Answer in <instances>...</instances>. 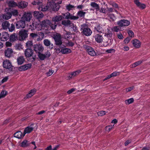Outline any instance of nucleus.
<instances>
[{"label":"nucleus","instance_id":"1","mask_svg":"<svg viewBox=\"0 0 150 150\" xmlns=\"http://www.w3.org/2000/svg\"><path fill=\"white\" fill-rule=\"evenodd\" d=\"M48 2L45 6L41 5L38 8L40 11H45L48 9L52 10L54 11H57L59 8V4L62 3V0H48Z\"/></svg>","mask_w":150,"mask_h":150},{"label":"nucleus","instance_id":"62","mask_svg":"<svg viewBox=\"0 0 150 150\" xmlns=\"http://www.w3.org/2000/svg\"><path fill=\"white\" fill-rule=\"evenodd\" d=\"M128 33L129 36L131 37H133L134 36V34L133 32L131 30H129L128 31Z\"/></svg>","mask_w":150,"mask_h":150},{"label":"nucleus","instance_id":"47","mask_svg":"<svg viewBox=\"0 0 150 150\" xmlns=\"http://www.w3.org/2000/svg\"><path fill=\"white\" fill-rule=\"evenodd\" d=\"M33 42L32 41H29L27 42L26 44V47L27 48H31L33 46Z\"/></svg>","mask_w":150,"mask_h":150},{"label":"nucleus","instance_id":"49","mask_svg":"<svg viewBox=\"0 0 150 150\" xmlns=\"http://www.w3.org/2000/svg\"><path fill=\"white\" fill-rule=\"evenodd\" d=\"M85 13V12L81 11L78 12L77 14L80 17H83L84 16Z\"/></svg>","mask_w":150,"mask_h":150},{"label":"nucleus","instance_id":"30","mask_svg":"<svg viewBox=\"0 0 150 150\" xmlns=\"http://www.w3.org/2000/svg\"><path fill=\"white\" fill-rule=\"evenodd\" d=\"M4 18L5 20H8L11 18L12 16L11 13L8 11V12L6 13L3 14Z\"/></svg>","mask_w":150,"mask_h":150},{"label":"nucleus","instance_id":"2","mask_svg":"<svg viewBox=\"0 0 150 150\" xmlns=\"http://www.w3.org/2000/svg\"><path fill=\"white\" fill-rule=\"evenodd\" d=\"M80 28L81 30H82L83 33L86 36H90L92 33V31L86 24H84L81 25Z\"/></svg>","mask_w":150,"mask_h":150},{"label":"nucleus","instance_id":"19","mask_svg":"<svg viewBox=\"0 0 150 150\" xmlns=\"http://www.w3.org/2000/svg\"><path fill=\"white\" fill-rule=\"evenodd\" d=\"M33 50L31 48H27L25 51V54L26 57H29L33 54Z\"/></svg>","mask_w":150,"mask_h":150},{"label":"nucleus","instance_id":"17","mask_svg":"<svg viewBox=\"0 0 150 150\" xmlns=\"http://www.w3.org/2000/svg\"><path fill=\"white\" fill-rule=\"evenodd\" d=\"M86 49L88 53L91 56H94L96 55L95 52L92 47L88 46L86 47Z\"/></svg>","mask_w":150,"mask_h":150},{"label":"nucleus","instance_id":"41","mask_svg":"<svg viewBox=\"0 0 150 150\" xmlns=\"http://www.w3.org/2000/svg\"><path fill=\"white\" fill-rule=\"evenodd\" d=\"M23 48V45L21 44H16L15 46V48L16 50H21Z\"/></svg>","mask_w":150,"mask_h":150},{"label":"nucleus","instance_id":"59","mask_svg":"<svg viewBox=\"0 0 150 150\" xmlns=\"http://www.w3.org/2000/svg\"><path fill=\"white\" fill-rule=\"evenodd\" d=\"M106 113L105 111H101L98 113V114L99 116H102L105 115Z\"/></svg>","mask_w":150,"mask_h":150},{"label":"nucleus","instance_id":"5","mask_svg":"<svg viewBox=\"0 0 150 150\" xmlns=\"http://www.w3.org/2000/svg\"><path fill=\"white\" fill-rule=\"evenodd\" d=\"M38 21L34 20L33 21L32 25H30V28L32 30H34L35 29H37L38 30H40L43 28L42 25V23L40 24L37 22Z\"/></svg>","mask_w":150,"mask_h":150},{"label":"nucleus","instance_id":"63","mask_svg":"<svg viewBox=\"0 0 150 150\" xmlns=\"http://www.w3.org/2000/svg\"><path fill=\"white\" fill-rule=\"evenodd\" d=\"M119 74V72H114L112 73L111 74L112 77L113 76H115Z\"/></svg>","mask_w":150,"mask_h":150},{"label":"nucleus","instance_id":"55","mask_svg":"<svg viewBox=\"0 0 150 150\" xmlns=\"http://www.w3.org/2000/svg\"><path fill=\"white\" fill-rule=\"evenodd\" d=\"M81 71L80 70H78L74 72H72L73 76L74 77L78 75L80 72Z\"/></svg>","mask_w":150,"mask_h":150},{"label":"nucleus","instance_id":"56","mask_svg":"<svg viewBox=\"0 0 150 150\" xmlns=\"http://www.w3.org/2000/svg\"><path fill=\"white\" fill-rule=\"evenodd\" d=\"M115 52V50L113 49H110L107 50L106 52L108 53H114Z\"/></svg>","mask_w":150,"mask_h":150},{"label":"nucleus","instance_id":"53","mask_svg":"<svg viewBox=\"0 0 150 150\" xmlns=\"http://www.w3.org/2000/svg\"><path fill=\"white\" fill-rule=\"evenodd\" d=\"M54 72V70L52 69H50L48 72L46 73V74L47 76H51Z\"/></svg>","mask_w":150,"mask_h":150},{"label":"nucleus","instance_id":"54","mask_svg":"<svg viewBox=\"0 0 150 150\" xmlns=\"http://www.w3.org/2000/svg\"><path fill=\"white\" fill-rule=\"evenodd\" d=\"M38 56L39 58L41 60H43L46 58L45 55L43 54L39 53Z\"/></svg>","mask_w":150,"mask_h":150},{"label":"nucleus","instance_id":"6","mask_svg":"<svg viewBox=\"0 0 150 150\" xmlns=\"http://www.w3.org/2000/svg\"><path fill=\"white\" fill-rule=\"evenodd\" d=\"M28 31L25 29L20 30L19 32V39L20 41L25 40L28 37Z\"/></svg>","mask_w":150,"mask_h":150},{"label":"nucleus","instance_id":"44","mask_svg":"<svg viewBox=\"0 0 150 150\" xmlns=\"http://www.w3.org/2000/svg\"><path fill=\"white\" fill-rule=\"evenodd\" d=\"M120 26H115L112 27L111 29L112 30L115 32H117L120 30Z\"/></svg>","mask_w":150,"mask_h":150},{"label":"nucleus","instance_id":"9","mask_svg":"<svg viewBox=\"0 0 150 150\" xmlns=\"http://www.w3.org/2000/svg\"><path fill=\"white\" fill-rule=\"evenodd\" d=\"M53 37L55 42L56 45H60L62 44L61 36L59 34L55 33H54Z\"/></svg>","mask_w":150,"mask_h":150},{"label":"nucleus","instance_id":"3","mask_svg":"<svg viewBox=\"0 0 150 150\" xmlns=\"http://www.w3.org/2000/svg\"><path fill=\"white\" fill-rule=\"evenodd\" d=\"M41 23L43 28L49 26L51 29H54L56 28L57 26V24L54 23L53 24L50 21L48 20H44L41 22Z\"/></svg>","mask_w":150,"mask_h":150},{"label":"nucleus","instance_id":"15","mask_svg":"<svg viewBox=\"0 0 150 150\" xmlns=\"http://www.w3.org/2000/svg\"><path fill=\"white\" fill-rule=\"evenodd\" d=\"M34 49L35 51L39 53L42 52L44 49V48L42 45L40 44H37L35 45Z\"/></svg>","mask_w":150,"mask_h":150},{"label":"nucleus","instance_id":"40","mask_svg":"<svg viewBox=\"0 0 150 150\" xmlns=\"http://www.w3.org/2000/svg\"><path fill=\"white\" fill-rule=\"evenodd\" d=\"M108 16L110 19V20L112 21H115L116 19V17L112 13L109 14L108 15Z\"/></svg>","mask_w":150,"mask_h":150},{"label":"nucleus","instance_id":"14","mask_svg":"<svg viewBox=\"0 0 150 150\" xmlns=\"http://www.w3.org/2000/svg\"><path fill=\"white\" fill-rule=\"evenodd\" d=\"M33 16L36 19H34L35 21H39V19L42 18L44 16L43 14L41 12L38 11L34 12Z\"/></svg>","mask_w":150,"mask_h":150},{"label":"nucleus","instance_id":"29","mask_svg":"<svg viewBox=\"0 0 150 150\" xmlns=\"http://www.w3.org/2000/svg\"><path fill=\"white\" fill-rule=\"evenodd\" d=\"M10 40L11 42H14L17 39V37L16 34L14 33L11 35L9 37Z\"/></svg>","mask_w":150,"mask_h":150},{"label":"nucleus","instance_id":"22","mask_svg":"<svg viewBox=\"0 0 150 150\" xmlns=\"http://www.w3.org/2000/svg\"><path fill=\"white\" fill-rule=\"evenodd\" d=\"M133 46L136 48H139L140 47L141 43L140 41L137 39L134 40L132 41Z\"/></svg>","mask_w":150,"mask_h":150},{"label":"nucleus","instance_id":"18","mask_svg":"<svg viewBox=\"0 0 150 150\" xmlns=\"http://www.w3.org/2000/svg\"><path fill=\"white\" fill-rule=\"evenodd\" d=\"M13 51L12 49L8 48L5 50V54L6 57L8 58L11 57L13 55Z\"/></svg>","mask_w":150,"mask_h":150},{"label":"nucleus","instance_id":"57","mask_svg":"<svg viewBox=\"0 0 150 150\" xmlns=\"http://www.w3.org/2000/svg\"><path fill=\"white\" fill-rule=\"evenodd\" d=\"M71 25V26H72V27H71V28L75 32H77L78 31L77 28L75 25H74L72 23Z\"/></svg>","mask_w":150,"mask_h":150},{"label":"nucleus","instance_id":"25","mask_svg":"<svg viewBox=\"0 0 150 150\" xmlns=\"http://www.w3.org/2000/svg\"><path fill=\"white\" fill-rule=\"evenodd\" d=\"M63 18V17L61 16H57L53 17L52 20L54 22V23L56 22H58L61 21Z\"/></svg>","mask_w":150,"mask_h":150},{"label":"nucleus","instance_id":"32","mask_svg":"<svg viewBox=\"0 0 150 150\" xmlns=\"http://www.w3.org/2000/svg\"><path fill=\"white\" fill-rule=\"evenodd\" d=\"M38 34V38L37 39V41H39L41 40L44 38V33L42 32H39Z\"/></svg>","mask_w":150,"mask_h":150},{"label":"nucleus","instance_id":"52","mask_svg":"<svg viewBox=\"0 0 150 150\" xmlns=\"http://www.w3.org/2000/svg\"><path fill=\"white\" fill-rule=\"evenodd\" d=\"M9 30V31L10 32H12L15 29V25L13 24H11V26L10 27H8V28Z\"/></svg>","mask_w":150,"mask_h":150},{"label":"nucleus","instance_id":"38","mask_svg":"<svg viewBox=\"0 0 150 150\" xmlns=\"http://www.w3.org/2000/svg\"><path fill=\"white\" fill-rule=\"evenodd\" d=\"M134 101L133 98H131L125 100V103L126 105H129L133 102Z\"/></svg>","mask_w":150,"mask_h":150},{"label":"nucleus","instance_id":"45","mask_svg":"<svg viewBox=\"0 0 150 150\" xmlns=\"http://www.w3.org/2000/svg\"><path fill=\"white\" fill-rule=\"evenodd\" d=\"M142 62V61L141 60H140L138 61H137L132 65H131V67H135L139 65Z\"/></svg>","mask_w":150,"mask_h":150},{"label":"nucleus","instance_id":"20","mask_svg":"<svg viewBox=\"0 0 150 150\" xmlns=\"http://www.w3.org/2000/svg\"><path fill=\"white\" fill-rule=\"evenodd\" d=\"M6 3L9 7H15L17 6V4L13 0H7Z\"/></svg>","mask_w":150,"mask_h":150},{"label":"nucleus","instance_id":"33","mask_svg":"<svg viewBox=\"0 0 150 150\" xmlns=\"http://www.w3.org/2000/svg\"><path fill=\"white\" fill-rule=\"evenodd\" d=\"M95 29L99 33H104V30L99 25L95 27Z\"/></svg>","mask_w":150,"mask_h":150},{"label":"nucleus","instance_id":"50","mask_svg":"<svg viewBox=\"0 0 150 150\" xmlns=\"http://www.w3.org/2000/svg\"><path fill=\"white\" fill-rule=\"evenodd\" d=\"M43 43L46 46H49L51 45L50 41L48 39H45L44 40Z\"/></svg>","mask_w":150,"mask_h":150},{"label":"nucleus","instance_id":"10","mask_svg":"<svg viewBox=\"0 0 150 150\" xmlns=\"http://www.w3.org/2000/svg\"><path fill=\"white\" fill-rule=\"evenodd\" d=\"M64 16L63 18H64L66 19H70L71 20H75L78 19L79 17L71 14L69 12H67L62 14Z\"/></svg>","mask_w":150,"mask_h":150},{"label":"nucleus","instance_id":"21","mask_svg":"<svg viewBox=\"0 0 150 150\" xmlns=\"http://www.w3.org/2000/svg\"><path fill=\"white\" fill-rule=\"evenodd\" d=\"M28 3L25 1H21L17 4V6L20 8H26L28 6Z\"/></svg>","mask_w":150,"mask_h":150},{"label":"nucleus","instance_id":"7","mask_svg":"<svg viewBox=\"0 0 150 150\" xmlns=\"http://www.w3.org/2000/svg\"><path fill=\"white\" fill-rule=\"evenodd\" d=\"M3 66L6 69H8L9 71H11L13 69V67L11 63L9 60H5L3 62Z\"/></svg>","mask_w":150,"mask_h":150},{"label":"nucleus","instance_id":"51","mask_svg":"<svg viewBox=\"0 0 150 150\" xmlns=\"http://www.w3.org/2000/svg\"><path fill=\"white\" fill-rule=\"evenodd\" d=\"M114 126V125H109L106 126L105 127V130L106 131L108 132H109L113 128Z\"/></svg>","mask_w":150,"mask_h":150},{"label":"nucleus","instance_id":"61","mask_svg":"<svg viewBox=\"0 0 150 150\" xmlns=\"http://www.w3.org/2000/svg\"><path fill=\"white\" fill-rule=\"evenodd\" d=\"M138 7L142 9H144L146 7V5L144 4L141 3Z\"/></svg>","mask_w":150,"mask_h":150},{"label":"nucleus","instance_id":"36","mask_svg":"<svg viewBox=\"0 0 150 150\" xmlns=\"http://www.w3.org/2000/svg\"><path fill=\"white\" fill-rule=\"evenodd\" d=\"M36 92V90L35 89L31 90L29 93L27 95V98H29L31 97L34 95Z\"/></svg>","mask_w":150,"mask_h":150},{"label":"nucleus","instance_id":"8","mask_svg":"<svg viewBox=\"0 0 150 150\" xmlns=\"http://www.w3.org/2000/svg\"><path fill=\"white\" fill-rule=\"evenodd\" d=\"M117 24L120 27L128 26L130 24V22L127 20L122 19L117 22Z\"/></svg>","mask_w":150,"mask_h":150},{"label":"nucleus","instance_id":"39","mask_svg":"<svg viewBox=\"0 0 150 150\" xmlns=\"http://www.w3.org/2000/svg\"><path fill=\"white\" fill-rule=\"evenodd\" d=\"M28 141L26 140H24L20 144V146L22 147H26L28 146Z\"/></svg>","mask_w":150,"mask_h":150},{"label":"nucleus","instance_id":"28","mask_svg":"<svg viewBox=\"0 0 150 150\" xmlns=\"http://www.w3.org/2000/svg\"><path fill=\"white\" fill-rule=\"evenodd\" d=\"M8 11L11 13L12 15H13V16H16L18 15V10L17 9L9 8Z\"/></svg>","mask_w":150,"mask_h":150},{"label":"nucleus","instance_id":"23","mask_svg":"<svg viewBox=\"0 0 150 150\" xmlns=\"http://www.w3.org/2000/svg\"><path fill=\"white\" fill-rule=\"evenodd\" d=\"M10 25L9 23L7 21H4L2 22L1 26L2 28L4 30H7Z\"/></svg>","mask_w":150,"mask_h":150},{"label":"nucleus","instance_id":"46","mask_svg":"<svg viewBox=\"0 0 150 150\" xmlns=\"http://www.w3.org/2000/svg\"><path fill=\"white\" fill-rule=\"evenodd\" d=\"M66 8L67 10L68 11H69L74 9V6L69 4L67 5L66 6Z\"/></svg>","mask_w":150,"mask_h":150},{"label":"nucleus","instance_id":"12","mask_svg":"<svg viewBox=\"0 0 150 150\" xmlns=\"http://www.w3.org/2000/svg\"><path fill=\"white\" fill-rule=\"evenodd\" d=\"M9 35L7 32H4L1 34L0 33V39L2 41H7L9 38Z\"/></svg>","mask_w":150,"mask_h":150},{"label":"nucleus","instance_id":"58","mask_svg":"<svg viewBox=\"0 0 150 150\" xmlns=\"http://www.w3.org/2000/svg\"><path fill=\"white\" fill-rule=\"evenodd\" d=\"M38 33H32L30 34V36L33 38H34L37 37H38Z\"/></svg>","mask_w":150,"mask_h":150},{"label":"nucleus","instance_id":"35","mask_svg":"<svg viewBox=\"0 0 150 150\" xmlns=\"http://www.w3.org/2000/svg\"><path fill=\"white\" fill-rule=\"evenodd\" d=\"M62 23L63 25L65 26H71V21L69 20L62 21Z\"/></svg>","mask_w":150,"mask_h":150},{"label":"nucleus","instance_id":"27","mask_svg":"<svg viewBox=\"0 0 150 150\" xmlns=\"http://www.w3.org/2000/svg\"><path fill=\"white\" fill-rule=\"evenodd\" d=\"M95 39L96 41L98 43H100L102 42L103 40V38L102 35L97 34L95 36Z\"/></svg>","mask_w":150,"mask_h":150},{"label":"nucleus","instance_id":"60","mask_svg":"<svg viewBox=\"0 0 150 150\" xmlns=\"http://www.w3.org/2000/svg\"><path fill=\"white\" fill-rule=\"evenodd\" d=\"M74 77L73 76V75L72 72L69 73L68 75V76H67V79H70L73 78H74Z\"/></svg>","mask_w":150,"mask_h":150},{"label":"nucleus","instance_id":"37","mask_svg":"<svg viewBox=\"0 0 150 150\" xmlns=\"http://www.w3.org/2000/svg\"><path fill=\"white\" fill-rule=\"evenodd\" d=\"M112 33L109 29H107V31L105 32V36L108 38H111L112 36Z\"/></svg>","mask_w":150,"mask_h":150},{"label":"nucleus","instance_id":"24","mask_svg":"<svg viewBox=\"0 0 150 150\" xmlns=\"http://www.w3.org/2000/svg\"><path fill=\"white\" fill-rule=\"evenodd\" d=\"M25 135L24 133L23 134L21 132L18 131L14 134V137L18 139H20L24 137Z\"/></svg>","mask_w":150,"mask_h":150},{"label":"nucleus","instance_id":"16","mask_svg":"<svg viewBox=\"0 0 150 150\" xmlns=\"http://www.w3.org/2000/svg\"><path fill=\"white\" fill-rule=\"evenodd\" d=\"M34 124H32L28 126L25 128L24 130V134H28L30 133L33 130L34 127H33Z\"/></svg>","mask_w":150,"mask_h":150},{"label":"nucleus","instance_id":"34","mask_svg":"<svg viewBox=\"0 0 150 150\" xmlns=\"http://www.w3.org/2000/svg\"><path fill=\"white\" fill-rule=\"evenodd\" d=\"M90 5L93 8H94L96 10V11H98L99 10V6L98 4L95 2H91L90 4Z\"/></svg>","mask_w":150,"mask_h":150},{"label":"nucleus","instance_id":"26","mask_svg":"<svg viewBox=\"0 0 150 150\" xmlns=\"http://www.w3.org/2000/svg\"><path fill=\"white\" fill-rule=\"evenodd\" d=\"M17 60L18 65H21L25 61V59L24 57L20 56L17 58Z\"/></svg>","mask_w":150,"mask_h":150},{"label":"nucleus","instance_id":"64","mask_svg":"<svg viewBox=\"0 0 150 150\" xmlns=\"http://www.w3.org/2000/svg\"><path fill=\"white\" fill-rule=\"evenodd\" d=\"M45 55V56L46 58H48L50 56V52L47 51L44 54Z\"/></svg>","mask_w":150,"mask_h":150},{"label":"nucleus","instance_id":"48","mask_svg":"<svg viewBox=\"0 0 150 150\" xmlns=\"http://www.w3.org/2000/svg\"><path fill=\"white\" fill-rule=\"evenodd\" d=\"M7 92L6 91H2L0 94V99L5 97L7 94Z\"/></svg>","mask_w":150,"mask_h":150},{"label":"nucleus","instance_id":"31","mask_svg":"<svg viewBox=\"0 0 150 150\" xmlns=\"http://www.w3.org/2000/svg\"><path fill=\"white\" fill-rule=\"evenodd\" d=\"M59 52H61L63 54L69 53L71 52V50L69 48H64L61 49Z\"/></svg>","mask_w":150,"mask_h":150},{"label":"nucleus","instance_id":"11","mask_svg":"<svg viewBox=\"0 0 150 150\" xmlns=\"http://www.w3.org/2000/svg\"><path fill=\"white\" fill-rule=\"evenodd\" d=\"M16 25L17 28H24L26 25L25 22L22 20L17 21L16 23Z\"/></svg>","mask_w":150,"mask_h":150},{"label":"nucleus","instance_id":"42","mask_svg":"<svg viewBox=\"0 0 150 150\" xmlns=\"http://www.w3.org/2000/svg\"><path fill=\"white\" fill-rule=\"evenodd\" d=\"M71 35V32L66 31V33L64 35V37L65 39L70 38Z\"/></svg>","mask_w":150,"mask_h":150},{"label":"nucleus","instance_id":"4","mask_svg":"<svg viewBox=\"0 0 150 150\" xmlns=\"http://www.w3.org/2000/svg\"><path fill=\"white\" fill-rule=\"evenodd\" d=\"M32 17L31 13L30 12H24L23 14L21 17L22 20L25 22H30Z\"/></svg>","mask_w":150,"mask_h":150},{"label":"nucleus","instance_id":"13","mask_svg":"<svg viewBox=\"0 0 150 150\" xmlns=\"http://www.w3.org/2000/svg\"><path fill=\"white\" fill-rule=\"evenodd\" d=\"M32 66L31 63H28L23 65L19 67L18 68V70L20 71H24L30 69Z\"/></svg>","mask_w":150,"mask_h":150},{"label":"nucleus","instance_id":"43","mask_svg":"<svg viewBox=\"0 0 150 150\" xmlns=\"http://www.w3.org/2000/svg\"><path fill=\"white\" fill-rule=\"evenodd\" d=\"M32 4L33 5H41L42 4L41 1L39 0H35L33 1Z\"/></svg>","mask_w":150,"mask_h":150}]
</instances>
